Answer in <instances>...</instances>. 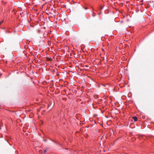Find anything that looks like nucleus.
I'll return each instance as SVG.
<instances>
[{"instance_id": "2", "label": "nucleus", "mask_w": 154, "mask_h": 154, "mask_svg": "<svg viewBox=\"0 0 154 154\" xmlns=\"http://www.w3.org/2000/svg\"><path fill=\"white\" fill-rule=\"evenodd\" d=\"M37 32L38 33H39L40 32V30L38 29L37 30Z\"/></svg>"}, {"instance_id": "4", "label": "nucleus", "mask_w": 154, "mask_h": 154, "mask_svg": "<svg viewBox=\"0 0 154 154\" xmlns=\"http://www.w3.org/2000/svg\"><path fill=\"white\" fill-rule=\"evenodd\" d=\"M84 8L86 10L88 9V8Z\"/></svg>"}, {"instance_id": "5", "label": "nucleus", "mask_w": 154, "mask_h": 154, "mask_svg": "<svg viewBox=\"0 0 154 154\" xmlns=\"http://www.w3.org/2000/svg\"><path fill=\"white\" fill-rule=\"evenodd\" d=\"M0 106H1L0 105Z\"/></svg>"}, {"instance_id": "3", "label": "nucleus", "mask_w": 154, "mask_h": 154, "mask_svg": "<svg viewBox=\"0 0 154 154\" xmlns=\"http://www.w3.org/2000/svg\"><path fill=\"white\" fill-rule=\"evenodd\" d=\"M3 20L1 21V22H0V25L3 22Z\"/></svg>"}, {"instance_id": "1", "label": "nucleus", "mask_w": 154, "mask_h": 154, "mask_svg": "<svg viewBox=\"0 0 154 154\" xmlns=\"http://www.w3.org/2000/svg\"><path fill=\"white\" fill-rule=\"evenodd\" d=\"M132 118L134 122H136L138 120V118L136 116L133 117Z\"/></svg>"}]
</instances>
